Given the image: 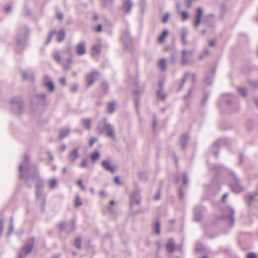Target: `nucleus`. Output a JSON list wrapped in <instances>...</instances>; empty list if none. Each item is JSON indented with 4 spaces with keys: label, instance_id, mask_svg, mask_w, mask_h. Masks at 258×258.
<instances>
[{
    "label": "nucleus",
    "instance_id": "7ed1b4c3",
    "mask_svg": "<svg viewBox=\"0 0 258 258\" xmlns=\"http://www.w3.org/2000/svg\"><path fill=\"white\" fill-rule=\"evenodd\" d=\"M141 197L138 190L133 191L130 196V210L134 215L137 214L140 211Z\"/></svg>",
    "mask_w": 258,
    "mask_h": 258
},
{
    "label": "nucleus",
    "instance_id": "e2e57ef3",
    "mask_svg": "<svg viewBox=\"0 0 258 258\" xmlns=\"http://www.w3.org/2000/svg\"><path fill=\"white\" fill-rule=\"evenodd\" d=\"M87 166V163L86 162V160L84 159H82L81 163L80 164V167L81 168H85Z\"/></svg>",
    "mask_w": 258,
    "mask_h": 258
},
{
    "label": "nucleus",
    "instance_id": "37998d69",
    "mask_svg": "<svg viewBox=\"0 0 258 258\" xmlns=\"http://www.w3.org/2000/svg\"><path fill=\"white\" fill-rule=\"evenodd\" d=\"M196 12H197L196 18L201 19L202 15L203 13V9L201 7L198 8L197 9V10H196Z\"/></svg>",
    "mask_w": 258,
    "mask_h": 258
},
{
    "label": "nucleus",
    "instance_id": "c9c22d12",
    "mask_svg": "<svg viewBox=\"0 0 258 258\" xmlns=\"http://www.w3.org/2000/svg\"><path fill=\"white\" fill-rule=\"evenodd\" d=\"M139 176L140 179L144 181H146L148 179V174L145 172H142L140 173Z\"/></svg>",
    "mask_w": 258,
    "mask_h": 258
},
{
    "label": "nucleus",
    "instance_id": "0e129e2a",
    "mask_svg": "<svg viewBox=\"0 0 258 258\" xmlns=\"http://www.w3.org/2000/svg\"><path fill=\"white\" fill-rule=\"evenodd\" d=\"M63 14L60 12L56 13V17L58 20H61L63 18Z\"/></svg>",
    "mask_w": 258,
    "mask_h": 258
},
{
    "label": "nucleus",
    "instance_id": "a18cd8bd",
    "mask_svg": "<svg viewBox=\"0 0 258 258\" xmlns=\"http://www.w3.org/2000/svg\"><path fill=\"white\" fill-rule=\"evenodd\" d=\"M182 181H183V184H184L185 185H187L188 180V177H187V173L186 172H184L183 173Z\"/></svg>",
    "mask_w": 258,
    "mask_h": 258
},
{
    "label": "nucleus",
    "instance_id": "6e6d98bb",
    "mask_svg": "<svg viewBox=\"0 0 258 258\" xmlns=\"http://www.w3.org/2000/svg\"><path fill=\"white\" fill-rule=\"evenodd\" d=\"M102 1L103 2L102 6L103 7H105L109 4H111L114 0H102Z\"/></svg>",
    "mask_w": 258,
    "mask_h": 258
},
{
    "label": "nucleus",
    "instance_id": "6e6552de",
    "mask_svg": "<svg viewBox=\"0 0 258 258\" xmlns=\"http://www.w3.org/2000/svg\"><path fill=\"white\" fill-rule=\"evenodd\" d=\"M231 174L234 179L233 182L230 185L231 188L233 191L236 193H239L243 190V187L240 184L239 180L235 174L232 172H231Z\"/></svg>",
    "mask_w": 258,
    "mask_h": 258
},
{
    "label": "nucleus",
    "instance_id": "423d86ee",
    "mask_svg": "<svg viewBox=\"0 0 258 258\" xmlns=\"http://www.w3.org/2000/svg\"><path fill=\"white\" fill-rule=\"evenodd\" d=\"M234 210L230 207H228L225 210L221 216V218L223 220L230 221V225L233 226L235 223V218L234 217Z\"/></svg>",
    "mask_w": 258,
    "mask_h": 258
},
{
    "label": "nucleus",
    "instance_id": "09e8293b",
    "mask_svg": "<svg viewBox=\"0 0 258 258\" xmlns=\"http://www.w3.org/2000/svg\"><path fill=\"white\" fill-rule=\"evenodd\" d=\"M101 87H102V88L103 91L105 93H107L108 88H109V85H108V83L106 82H102Z\"/></svg>",
    "mask_w": 258,
    "mask_h": 258
},
{
    "label": "nucleus",
    "instance_id": "39448f33",
    "mask_svg": "<svg viewBox=\"0 0 258 258\" xmlns=\"http://www.w3.org/2000/svg\"><path fill=\"white\" fill-rule=\"evenodd\" d=\"M11 110L15 115H21L24 109L23 102L20 97H15L11 100Z\"/></svg>",
    "mask_w": 258,
    "mask_h": 258
},
{
    "label": "nucleus",
    "instance_id": "b1692460",
    "mask_svg": "<svg viewBox=\"0 0 258 258\" xmlns=\"http://www.w3.org/2000/svg\"><path fill=\"white\" fill-rule=\"evenodd\" d=\"M35 98L41 105H44L45 103L46 95L44 93L37 94L35 95Z\"/></svg>",
    "mask_w": 258,
    "mask_h": 258
},
{
    "label": "nucleus",
    "instance_id": "a878e982",
    "mask_svg": "<svg viewBox=\"0 0 258 258\" xmlns=\"http://www.w3.org/2000/svg\"><path fill=\"white\" fill-rule=\"evenodd\" d=\"M79 157L78 149L75 148L69 156V160L72 162H74L76 159Z\"/></svg>",
    "mask_w": 258,
    "mask_h": 258
},
{
    "label": "nucleus",
    "instance_id": "052dcab7",
    "mask_svg": "<svg viewBox=\"0 0 258 258\" xmlns=\"http://www.w3.org/2000/svg\"><path fill=\"white\" fill-rule=\"evenodd\" d=\"M247 258H257L256 254L254 252L248 253L246 255Z\"/></svg>",
    "mask_w": 258,
    "mask_h": 258
},
{
    "label": "nucleus",
    "instance_id": "a19ab883",
    "mask_svg": "<svg viewBox=\"0 0 258 258\" xmlns=\"http://www.w3.org/2000/svg\"><path fill=\"white\" fill-rule=\"evenodd\" d=\"M14 229V218L13 217H11L10 220V224H9V231L8 233V235H10L13 231Z\"/></svg>",
    "mask_w": 258,
    "mask_h": 258
},
{
    "label": "nucleus",
    "instance_id": "7c9ffc66",
    "mask_svg": "<svg viewBox=\"0 0 258 258\" xmlns=\"http://www.w3.org/2000/svg\"><path fill=\"white\" fill-rule=\"evenodd\" d=\"M159 66L162 72L165 71L166 69V62L164 58H161L159 62Z\"/></svg>",
    "mask_w": 258,
    "mask_h": 258
},
{
    "label": "nucleus",
    "instance_id": "c85d7f7f",
    "mask_svg": "<svg viewBox=\"0 0 258 258\" xmlns=\"http://www.w3.org/2000/svg\"><path fill=\"white\" fill-rule=\"evenodd\" d=\"M34 245L32 243L26 244L23 248V249L25 250V254L30 252L33 248Z\"/></svg>",
    "mask_w": 258,
    "mask_h": 258
},
{
    "label": "nucleus",
    "instance_id": "338daca9",
    "mask_svg": "<svg viewBox=\"0 0 258 258\" xmlns=\"http://www.w3.org/2000/svg\"><path fill=\"white\" fill-rule=\"evenodd\" d=\"M157 124V119L156 118V117L154 116V119H153V124H152V127L154 130H155Z\"/></svg>",
    "mask_w": 258,
    "mask_h": 258
},
{
    "label": "nucleus",
    "instance_id": "f3484780",
    "mask_svg": "<svg viewBox=\"0 0 258 258\" xmlns=\"http://www.w3.org/2000/svg\"><path fill=\"white\" fill-rule=\"evenodd\" d=\"M188 139L189 136L187 134H183L179 138L180 145L184 150H185L187 147Z\"/></svg>",
    "mask_w": 258,
    "mask_h": 258
},
{
    "label": "nucleus",
    "instance_id": "e433bc0d",
    "mask_svg": "<svg viewBox=\"0 0 258 258\" xmlns=\"http://www.w3.org/2000/svg\"><path fill=\"white\" fill-rule=\"evenodd\" d=\"M100 157V154L98 151L94 152L91 156V158L92 162H95Z\"/></svg>",
    "mask_w": 258,
    "mask_h": 258
},
{
    "label": "nucleus",
    "instance_id": "ddd939ff",
    "mask_svg": "<svg viewBox=\"0 0 258 258\" xmlns=\"http://www.w3.org/2000/svg\"><path fill=\"white\" fill-rule=\"evenodd\" d=\"M203 23L207 27H213L215 24V16L213 14H210L205 17Z\"/></svg>",
    "mask_w": 258,
    "mask_h": 258
},
{
    "label": "nucleus",
    "instance_id": "f257e3e1",
    "mask_svg": "<svg viewBox=\"0 0 258 258\" xmlns=\"http://www.w3.org/2000/svg\"><path fill=\"white\" fill-rule=\"evenodd\" d=\"M20 178H25V182L28 187H31L36 182V197L39 198L41 194V189L44 186V181L38 174L36 165L31 164L28 155L24 156L22 164L19 166Z\"/></svg>",
    "mask_w": 258,
    "mask_h": 258
},
{
    "label": "nucleus",
    "instance_id": "0eeeda50",
    "mask_svg": "<svg viewBox=\"0 0 258 258\" xmlns=\"http://www.w3.org/2000/svg\"><path fill=\"white\" fill-rule=\"evenodd\" d=\"M59 227L61 231L66 230L69 233L72 232L76 229L75 220L72 219L67 223L61 222L59 224Z\"/></svg>",
    "mask_w": 258,
    "mask_h": 258
},
{
    "label": "nucleus",
    "instance_id": "79ce46f5",
    "mask_svg": "<svg viewBox=\"0 0 258 258\" xmlns=\"http://www.w3.org/2000/svg\"><path fill=\"white\" fill-rule=\"evenodd\" d=\"M160 226L161 224L160 221H157L155 225V232L157 234H159L160 233Z\"/></svg>",
    "mask_w": 258,
    "mask_h": 258
},
{
    "label": "nucleus",
    "instance_id": "f704fd0d",
    "mask_svg": "<svg viewBox=\"0 0 258 258\" xmlns=\"http://www.w3.org/2000/svg\"><path fill=\"white\" fill-rule=\"evenodd\" d=\"M55 33H56V32L54 30H52L50 31V32H49V33L48 34V36L46 39V40L45 42L46 44H49L51 41L52 38L54 36V35L55 34Z\"/></svg>",
    "mask_w": 258,
    "mask_h": 258
},
{
    "label": "nucleus",
    "instance_id": "69168bd1",
    "mask_svg": "<svg viewBox=\"0 0 258 258\" xmlns=\"http://www.w3.org/2000/svg\"><path fill=\"white\" fill-rule=\"evenodd\" d=\"M80 199L79 197H77L76 198V201H75V206L78 207L82 204V203L80 202Z\"/></svg>",
    "mask_w": 258,
    "mask_h": 258
},
{
    "label": "nucleus",
    "instance_id": "a211bd4d",
    "mask_svg": "<svg viewBox=\"0 0 258 258\" xmlns=\"http://www.w3.org/2000/svg\"><path fill=\"white\" fill-rule=\"evenodd\" d=\"M132 7L133 3L132 0H125L123 2L122 8L126 13H129L131 12Z\"/></svg>",
    "mask_w": 258,
    "mask_h": 258
},
{
    "label": "nucleus",
    "instance_id": "13d9d810",
    "mask_svg": "<svg viewBox=\"0 0 258 258\" xmlns=\"http://www.w3.org/2000/svg\"><path fill=\"white\" fill-rule=\"evenodd\" d=\"M97 141V138L91 137L89 140V146L91 147Z\"/></svg>",
    "mask_w": 258,
    "mask_h": 258
},
{
    "label": "nucleus",
    "instance_id": "bf43d9fd",
    "mask_svg": "<svg viewBox=\"0 0 258 258\" xmlns=\"http://www.w3.org/2000/svg\"><path fill=\"white\" fill-rule=\"evenodd\" d=\"M77 184H78L80 186L81 189L82 190H85L86 188H85V186L83 185V184L82 183V180H78L77 182Z\"/></svg>",
    "mask_w": 258,
    "mask_h": 258
},
{
    "label": "nucleus",
    "instance_id": "aec40b11",
    "mask_svg": "<svg viewBox=\"0 0 258 258\" xmlns=\"http://www.w3.org/2000/svg\"><path fill=\"white\" fill-rule=\"evenodd\" d=\"M193 53L192 51H187L186 50H183L182 51V56L181 58V63L183 65H185L187 63V59L186 58V55L189 54L190 55H191Z\"/></svg>",
    "mask_w": 258,
    "mask_h": 258
},
{
    "label": "nucleus",
    "instance_id": "c756f323",
    "mask_svg": "<svg viewBox=\"0 0 258 258\" xmlns=\"http://www.w3.org/2000/svg\"><path fill=\"white\" fill-rule=\"evenodd\" d=\"M57 40L58 42H61L64 39L65 36H66V33L63 30H61L57 33Z\"/></svg>",
    "mask_w": 258,
    "mask_h": 258
},
{
    "label": "nucleus",
    "instance_id": "dca6fc26",
    "mask_svg": "<svg viewBox=\"0 0 258 258\" xmlns=\"http://www.w3.org/2000/svg\"><path fill=\"white\" fill-rule=\"evenodd\" d=\"M85 44V42L83 41L77 45L76 50L79 55H82L86 53Z\"/></svg>",
    "mask_w": 258,
    "mask_h": 258
},
{
    "label": "nucleus",
    "instance_id": "4be33fe9",
    "mask_svg": "<svg viewBox=\"0 0 258 258\" xmlns=\"http://www.w3.org/2000/svg\"><path fill=\"white\" fill-rule=\"evenodd\" d=\"M175 248V242L172 239H169L168 240L166 244V248L169 253L173 252Z\"/></svg>",
    "mask_w": 258,
    "mask_h": 258
},
{
    "label": "nucleus",
    "instance_id": "49530a36",
    "mask_svg": "<svg viewBox=\"0 0 258 258\" xmlns=\"http://www.w3.org/2000/svg\"><path fill=\"white\" fill-rule=\"evenodd\" d=\"M238 92L243 97H245L247 95V90L245 88H238Z\"/></svg>",
    "mask_w": 258,
    "mask_h": 258
},
{
    "label": "nucleus",
    "instance_id": "20e7f679",
    "mask_svg": "<svg viewBox=\"0 0 258 258\" xmlns=\"http://www.w3.org/2000/svg\"><path fill=\"white\" fill-rule=\"evenodd\" d=\"M29 32V29L27 27H21L18 30L16 37V43L19 49H22L26 46Z\"/></svg>",
    "mask_w": 258,
    "mask_h": 258
},
{
    "label": "nucleus",
    "instance_id": "393cba45",
    "mask_svg": "<svg viewBox=\"0 0 258 258\" xmlns=\"http://www.w3.org/2000/svg\"><path fill=\"white\" fill-rule=\"evenodd\" d=\"M92 120L90 118H82L81 120V123L83 125L85 129L90 130L91 128Z\"/></svg>",
    "mask_w": 258,
    "mask_h": 258
},
{
    "label": "nucleus",
    "instance_id": "58836bf2",
    "mask_svg": "<svg viewBox=\"0 0 258 258\" xmlns=\"http://www.w3.org/2000/svg\"><path fill=\"white\" fill-rule=\"evenodd\" d=\"M167 34H168V31L167 30H164L162 32V34L160 36H159L158 37L159 41L163 42L166 38Z\"/></svg>",
    "mask_w": 258,
    "mask_h": 258
},
{
    "label": "nucleus",
    "instance_id": "603ef678",
    "mask_svg": "<svg viewBox=\"0 0 258 258\" xmlns=\"http://www.w3.org/2000/svg\"><path fill=\"white\" fill-rule=\"evenodd\" d=\"M170 14L169 13H166L163 18V19H162V22L163 23H166L168 22L169 18H170Z\"/></svg>",
    "mask_w": 258,
    "mask_h": 258
},
{
    "label": "nucleus",
    "instance_id": "4468645a",
    "mask_svg": "<svg viewBox=\"0 0 258 258\" xmlns=\"http://www.w3.org/2000/svg\"><path fill=\"white\" fill-rule=\"evenodd\" d=\"M189 34V31L186 27H182L180 30L181 40L182 45H186L187 43L186 37Z\"/></svg>",
    "mask_w": 258,
    "mask_h": 258
},
{
    "label": "nucleus",
    "instance_id": "2eb2a0df",
    "mask_svg": "<svg viewBox=\"0 0 258 258\" xmlns=\"http://www.w3.org/2000/svg\"><path fill=\"white\" fill-rule=\"evenodd\" d=\"M202 209V207L200 206H196L194 209V219L196 221L201 220L203 218Z\"/></svg>",
    "mask_w": 258,
    "mask_h": 258
},
{
    "label": "nucleus",
    "instance_id": "8fccbe9b",
    "mask_svg": "<svg viewBox=\"0 0 258 258\" xmlns=\"http://www.w3.org/2000/svg\"><path fill=\"white\" fill-rule=\"evenodd\" d=\"M192 88L191 87L189 89V90L188 93H187V94H186L184 96L183 99L187 101V100H188L191 97V96L192 95Z\"/></svg>",
    "mask_w": 258,
    "mask_h": 258
},
{
    "label": "nucleus",
    "instance_id": "4d7b16f0",
    "mask_svg": "<svg viewBox=\"0 0 258 258\" xmlns=\"http://www.w3.org/2000/svg\"><path fill=\"white\" fill-rule=\"evenodd\" d=\"M184 194L182 190V187H180L179 188V198L180 200H182L184 198Z\"/></svg>",
    "mask_w": 258,
    "mask_h": 258
},
{
    "label": "nucleus",
    "instance_id": "bb28decb",
    "mask_svg": "<svg viewBox=\"0 0 258 258\" xmlns=\"http://www.w3.org/2000/svg\"><path fill=\"white\" fill-rule=\"evenodd\" d=\"M258 196V186L256 191L251 195L248 196V199L246 201L247 204L248 206H250L253 201L255 200V198Z\"/></svg>",
    "mask_w": 258,
    "mask_h": 258
},
{
    "label": "nucleus",
    "instance_id": "680f3d73",
    "mask_svg": "<svg viewBox=\"0 0 258 258\" xmlns=\"http://www.w3.org/2000/svg\"><path fill=\"white\" fill-rule=\"evenodd\" d=\"M208 97H209V94H205V96H204V98L203 99L202 101V104L203 105H205L206 103V102L208 99Z\"/></svg>",
    "mask_w": 258,
    "mask_h": 258
},
{
    "label": "nucleus",
    "instance_id": "c03bdc74",
    "mask_svg": "<svg viewBox=\"0 0 258 258\" xmlns=\"http://www.w3.org/2000/svg\"><path fill=\"white\" fill-rule=\"evenodd\" d=\"M53 58L57 62L59 63L61 61V56L58 52H55L53 55Z\"/></svg>",
    "mask_w": 258,
    "mask_h": 258
},
{
    "label": "nucleus",
    "instance_id": "5701e85b",
    "mask_svg": "<svg viewBox=\"0 0 258 258\" xmlns=\"http://www.w3.org/2000/svg\"><path fill=\"white\" fill-rule=\"evenodd\" d=\"M70 133V129L69 127H64L60 130L59 132V138L62 139L69 135Z\"/></svg>",
    "mask_w": 258,
    "mask_h": 258
},
{
    "label": "nucleus",
    "instance_id": "f03ea898",
    "mask_svg": "<svg viewBox=\"0 0 258 258\" xmlns=\"http://www.w3.org/2000/svg\"><path fill=\"white\" fill-rule=\"evenodd\" d=\"M97 131L99 135L105 134L106 136L113 141H116L115 128L113 124L109 123L106 118L98 123Z\"/></svg>",
    "mask_w": 258,
    "mask_h": 258
},
{
    "label": "nucleus",
    "instance_id": "cd10ccee",
    "mask_svg": "<svg viewBox=\"0 0 258 258\" xmlns=\"http://www.w3.org/2000/svg\"><path fill=\"white\" fill-rule=\"evenodd\" d=\"M189 75V73L188 72H186L184 74L183 76L181 79V81L179 84V88L178 89V91H180L183 88V86L186 81L187 78Z\"/></svg>",
    "mask_w": 258,
    "mask_h": 258
},
{
    "label": "nucleus",
    "instance_id": "4c0bfd02",
    "mask_svg": "<svg viewBox=\"0 0 258 258\" xmlns=\"http://www.w3.org/2000/svg\"><path fill=\"white\" fill-rule=\"evenodd\" d=\"M81 242L82 241L80 237L76 238L74 241V245L75 247L77 248L80 249L81 248Z\"/></svg>",
    "mask_w": 258,
    "mask_h": 258
},
{
    "label": "nucleus",
    "instance_id": "5fc2aeb1",
    "mask_svg": "<svg viewBox=\"0 0 258 258\" xmlns=\"http://www.w3.org/2000/svg\"><path fill=\"white\" fill-rule=\"evenodd\" d=\"M78 88H79L78 84H74L72 86V87H71V88L70 89V90H71V91H72L73 92H76L78 90Z\"/></svg>",
    "mask_w": 258,
    "mask_h": 258
},
{
    "label": "nucleus",
    "instance_id": "72a5a7b5",
    "mask_svg": "<svg viewBox=\"0 0 258 258\" xmlns=\"http://www.w3.org/2000/svg\"><path fill=\"white\" fill-rule=\"evenodd\" d=\"M49 187L51 189H54L57 187V181L55 179H51L49 183Z\"/></svg>",
    "mask_w": 258,
    "mask_h": 258
},
{
    "label": "nucleus",
    "instance_id": "864d4df0",
    "mask_svg": "<svg viewBox=\"0 0 258 258\" xmlns=\"http://www.w3.org/2000/svg\"><path fill=\"white\" fill-rule=\"evenodd\" d=\"M212 77L207 76L206 77V79H205V83L206 84V85H211L212 83Z\"/></svg>",
    "mask_w": 258,
    "mask_h": 258
},
{
    "label": "nucleus",
    "instance_id": "1a4fd4ad",
    "mask_svg": "<svg viewBox=\"0 0 258 258\" xmlns=\"http://www.w3.org/2000/svg\"><path fill=\"white\" fill-rule=\"evenodd\" d=\"M121 40L123 44L124 48L127 50H130L131 38L127 30H125L122 32Z\"/></svg>",
    "mask_w": 258,
    "mask_h": 258
},
{
    "label": "nucleus",
    "instance_id": "ea45409f",
    "mask_svg": "<svg viewBox=\"0 0 258 258\" xmlns=\"http://www.w3.org/2000/svg\"><path fill=\"white\" fill-rule=\"evenodd\" d=\"M100 51V46L99 45H93L92 47V52L93 55L99 53Z\"/></svg>",
    "mask_w": 258,
    "mask_h": 258
},
{
    "label": "nucleus",
    "instance_id": "de8ad7c7",
    "mask_svg": "<svg viewBox=\"0 0 258 258\" xmlns=\"http://www.w3.org/2000/svg\"><path fill=\"white\" fill-rule=\"evenodd\" d=\"M177 55L176 52H173L170 58V61L172 64H174L177 60Z\"/></svg>",
    "mask_w": 258,
    "mask_h": 258
},
{
    "label": "nucleus",
    "instance_id": "9b49d317",
    "mask_svg": "<svg viewBox=\"0 0 258 258\" xmlns=\"http://www.w3.org/2000/svg\"><path fill=\"white\" fill-rule=\"evenodd\" d=\"M99 74L96 71H93L89 73L86 76L87 86L90 87L99 78Z\"/></svg>",
    "mask_w": 258,
    "mask_h": 258
},
{
    "label": "nucleus",
    "instance_id": "f8f14e48",
    "mask_svg": "<svg viewBox=\"0 0 258 258\" xmlns=\"http://www.w3.org/2000/svg\"><path fill=\"white\" fill-rule=\"evenodd\" d=\"M43 85L48 88L49 92H52L54 90V85L52 80L48 75H45L43 79Z\"/></svg>",
    "mask_w": 258,
    "mask_h": 258
},
{
    "label": "nucleus",
    "instance_id": "2f4dec72",
    "mask_svg": "<svg viewBox=\"0 0 258 258\" xmlns=\"http://www.w3.org/2000/svg\"><path fill=\"white\" fill-rule=\"evenodd\" d=\"M156 95L157 97L160 98L163 100H164L166 99V95L163 92V90L158 89L157 91Z\"/></svg>",
    "mask_w": 258,
    "mask_h": 258
},
{
    "label": "nucleus",
    "instance_id": "6ab92c4d",
    "mask_svg": "<svg viewBox=\"0 0 258 258\" xmlns=\"http://www.w3.org/2000/svg\"><path fill=\"white\" fill-rule=\"evenodd\" d=\"M145 90V87H143L142 89L140 90H136L134 92V94L135 95L134 96L135 99V104L136 108H138L140 105V101L139 99V96L142 94V93Z\"/></svg>",
    "mask_w": 258,
    "mask_h": 258
},
{
    "label": "nucleus",
    "instance_id": "473e14b6",
    "mask_svg": "<svg viewBox=\"0 0 258 258\" xmlns=\"http://www.w3.org/2000/svg\"><path fill=\"white\" fill-rule=\"evenodd\" d=\"M115 110V102L112 101L108 103V106H107V110L108 111L112 113L114 112Z\"/></svg>",
    "mask_w": 258,
    "mask_h": 258
},
{
    "label": "nucleus",
    "instance_id": "9d476101",
    "mask_svg": "<svg viewBox=\"0 0 258 258\" xmlns=\"http://www.w3.org/2000/svg\"><path fill=\"white\" fill-rule=\"evenodd\" d=\"M101 166L105 171L110 172L111 173H114L117 168L116 166L112 165L111 161L109 159L102 161Z\"/></svg>",
    "mask_w": 258,
    "mask_h": 258
},
{
    "label": "nucleus",
    "instance_id": "774afa93",
    "mask_svg": "<svg viewBox=\"0 0 258 258\" xmlns=\"http://www.w3.org/2000/svg\"><path fill=\"white\" fill-rule=\"evenodd\" d=\"M221 12L224 13L226 11V8L225 4H222L220 7Z\"/></svg>",
    "mask_w": 258,
    "mask_h": 258
},
{
    "label": "nucleus",
    "instance_id": "412c9836",
    "mask_svg": "<svg viewBox=\"0 0 258 258\" xmlns=\"http://www.w3.org/2000/svg\"><path fill=\"white\" fill-rule=\"evenodd\" d=\"M221 142H222L221 140L219 139L218 141H217L216 142H215L212 146V150L213 152H214V154H215V156L216 157H218L219 149V147H220Z\"/></svg>",
    "mask_w": 258,
    "mask_h": 258
},
{
    "label": "nucleus",
    "instance_id": "3c124183",
    "mask_svg": "<svg viewBox=\"0 0 258 258\" xmlns=\"http://www.w3.org/2000/svg\"><path fill=\"white\" fill-rule=\"evenodd\" d=\"M181 15L184 21L187 20L189 17V14L187 11H182L181 13Z\"/></svg>",
    "mask_w": 258,
    "mask_h": 258
}]
</instances>
